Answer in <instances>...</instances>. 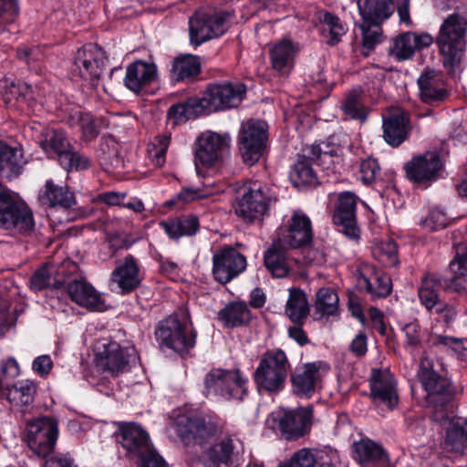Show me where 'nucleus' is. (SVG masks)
<instances>
[{"mask_svg": "<svg viewBox=\"0 0 467 467\" xmlns=\"http://www.w3.org/2000/svg\"><path fill=\"white\" fill-rule=\"evenodd\" d=\"M64 283V276L58 272L57 265L46 263L34 272L30 279V288L36 292L44 289H60Z\"/></svg>", "mask_w": 467, "mask_h": 467, "instance_id": "nucleus-34", "label": "nucleus"}, {"mask_svg": "<svg viewBox=\"0 0 467 467\" xmlns=\"http://www.w3.org/2000/svg\"><path fill=\"white\" fill-rule=\"evenodd\" d=\"M410 130L409 119L402 111L390 113L383 119V138L392 147H398L405 141Z\"/></svg>", "mask_w": 467, "mask_h": 467, "instance_id": "nucleus-32", "label": "nucleus"}, {"mask_svg": "<svg viewBox=\"0 0 467 467\" xmlns=\"http://www.w3.org/2000/svg\"><path fill=\"white\" fill-rule=\"evenodd\" d=\"M406 337L405 344L408 347L418 348L421 344L420 327L417 321L408 323L403 327Z\"/></svg>", "mask_w": 467, "mask_h": 467, "instance_id": "nucleus-61", "label": "nucleus"}, {"mask_svg": "<svg viewBox=\"0 0 467 467\" xmlns=\"http://www.w3.org/2000/svg\"><path fill=\"white\" fill-rule=\"evenodd\" d=\"M22 165L21 150L0 141V171L9 178L17 176Z\"/></svg>", "mask_w": 467, "mask_h": 467, "instance_id": "nucleus-45", "label": "nucleus"}, {"mask_svg": "<svg viewBox=\"0 0 467 467\" xmlns=\"http://www.w3.org/2000/svg\"><path fill=\"white\" fill-rule=\"evenodd\" d=\"M312 226L309 218L303 213L295 212L287 224L277 231L275 241L290 249L302 247L312 240Z\"/></svg>", "mask_w": 467, "mask_h": 467, "instance_id": "nucleus-19", "label": "nucleus"}, {"mask_svg": "<svg viewBox=\"0 0 467 467\" xmlns=\"http://www.w3.org/2000/svg\"><path fill=\"white\" fill-rule=\"evenodd\" d=\"M432 43L433 37L430 34L405 32L392 38L389 54L397 61H404L411 58L417 50L428 47Z\"/></svg>", "mask_w": 467, "mask_h": 467, "instance_id": "nucleus-24", "label": "nucleus"}, {"mask_svg": "<svg viewBox=\"0 0 467 467\" xmlns=\"http://www.w3.org/2000/svg\"><path fill=\"white\" fill-rule=\"evenodd\" d=\"M358 5L362 16V22L370 25H380L395 10V5L392 0H358Z\"/></svg>", "mask_w": 467, "mask_h": 467, "instance_id": "nucleus-33", "label": "nucleus"}, {"mask_svg": "<svg viewBox=\"0 0 467 467\" xmlns=\"http://www.w3.org/2000/svg\"><path fill=\"white\" fill-rule=\"evenodd\" d=\"M442 168L440 155L435 151H427L414 156L405 165L407 177L414 182L434 181Z\"/></svg>", "mask_w": 467, "mask_h": 467, "instance_id": "nucleus-22", "label": "nucleus"}, {"mask_svg": "<svg viewBox=\"0 0 467 467\" xmlns=\"http://www.w3.org/2000/svg\"><path fill=\"white\" fill-rule=\"evenodd\" d=\"M342 110L351 119L364 121L367 118L363 101V91L360 88L352 89L342 104Z\"/></svg>", "mask_w": 467, "mask_h": 467, "instance_id": "nucleus-50", "label": "nucleus"}, {"mask_svg": "<svg viewBox=\"0 0 467 467\" xmlns=\"http://www.w3.org/2000/svg\"><path fill=\"white\" fill-rule=\"evenodd\" d=\"M453 277L447 278L437 274H428L422 278L418 296L422 306L432 311L435 305L441 301L439 290L467 294V245L462 252H457L449 265Z\"/></svg>", "mask_w": 467, "mask_h": 467, "instance_id": "nucleus-1", "label": "nucleus"}, {"mask_svg": "<svg viewBox=\"0 0 467 467\" xmlns=\"http://www.w3.org/2000/svg\"><path fill=\"white\" fill-rule=\"evenodd\" d=\"M431 312L436 314L439 317L438 320L443 322L447 327H451L458 315L456 308L452 305L442 300L435 305Z\"/></svg>", "mask_w": 467, "mask_h": 467, "instance_id": "nucleus-59", "label": "nucleus"}, {"mask_svg": "<svg viewBox=\"0 0 467 467\" xmlns=\"http://www.w3.org/2000/svg\"><path fill=\"white\" fill-rule=\"evenodd\" d=\"M268 126L265 121L250 119L239 131V150L244 161L250 165L258 161L267 140Z\"/></svg>", "mask_w": 467, "mask_h": 467, "instance_id": "nucleus-11", "label": "nucleus"}, {"mask_svg": "<svg viewBox=\"0 0 467 467\" xmlns=\"http://www.w3.org/2000/svg\"><path fill=\"white\" fill-rule=\"evenodd\" d=\"M246 268V258L233 247H223L213 256V275L221 284H227Z\"/></svg>", "mask_w": 467, "mask_h": 467, "instance_id": "nucleus-21", "label": "nucleus"}, {"mask_svg": "<svg viewBox=\"0 0 467 467\" xmlns=\"http://www.w3.org/2000/svg\"><path fill=\"white\" fill-rule=\"evenodd\" d=\"M418 378L427 393L426 402L433 409V420H447L454 414V388L450 380L433 369V362L427 357L420 358Z\"/></svg>", "mask_w": 467, "mask_h": 467, "instance_id": "nucleus-2", "label": "nucleus"}, {"mask_svg": "<svg viewBox=\"0 0 467 467\" xmlns=\"http://www.w3.org/2000/svg\"><path fill=\"white\" fill-rule=\"evenodd\" d=\"M290 363L281 349L268 350L261 358L254 378L259 390L269 393L281 391L285 383Z\"/></svg>", "mask_w": 467, "mask_h": 467, "instance_id": "nucleus-6", "label": "nucleus"}, {"mask_svg": "<svg viewBox=\"0 0 467 467\" xmlns=\"http://www.w3.org/2000/svg\"><path fill=\"white\" fill-rule=\"evenodd\" d=\"M358 196L352 192L338 193L333 212V223L345 236L351 240H358L360 230L357 223Z\"/></svg>", "mask_w": 467, "mask_h": 467, "instance_id": "nucleus-18", "label": "nucleus"}, {"mask_svg": "<svg viewBox=\"0 0 467 467\" xmlns=\"http://www.w3.org/2000/svg\"><path fill=\"white\" fill-rule=\"evenodd\" d=\"M219 431L217 421L211 417H182L177 423V433L186 443L202 444Z\"/></svg>", "mask_w": 467, "mask_h": 467, "instance_id": "nucleus-20", "label": "nucleus"}, {"mask_svg": "<svg viewBox=\"0 0 467 467\" xmlns=\"http://www.w3.org/2000/svg\"><path fill=\"white\" fill-rule=\"evenodd\" d=\"M95 351L98 367L112 376L129 371L139 359L134 347L122 348L117 342H99Z\"/></svg>", "mask_w": 467, "mask_h": 467, "instance_id": "nucleus-9", "label": "nucleus"}, {"mask_svg": "<svg viewBox=\"0 0 467 467\" xmlns=\"http://www.w3.org/2000/svg\"><path fill=\"white\" fill-rule=\"evenodd\" d=\"M354 458L361 465L384 463L388 455L381 445L366 438L354 443Z\"/></svg>", "mask_w": 467, "mask_h": 467, "instance_id": "nucleus-37", "label": "nucleus"}, {"mask_svg": "<svg viewBox=\"0 0 467 467\" xmlns=\"http://www.w3.org/2000/svg\"><path fill=\"white\" fill-rule=\"evenodd\" d=\"M200 71L201 62L199 57L192 55H183L174 59L171 77L175 81H183L197 76Z\"/></svg>", "mask_w": 467, "mask_h": 467, "instance_id": "nucleus-46", "label": "nucleus"}, {"mask_svg": "<svg viewBox=\"0 0 467 467\" xmlns=\"http://www.w3.org/2000/svg\"><path fill=\"white\" fill-rule=\"evenodd\" d=\"M67 293L72 301L92 311H103L105 302L100 294L86 280H73L68 283Z\"/></svg>", "mask_w": 467, "mask_h": 467, "instance_id": "nucleus-29", "label": "nucleus"}, {"mask_svg": "<svg viewBox=\"0 0 467 467\" xmlns=\"http://www.w3.org/2000/svg\"><path fill=\"white\" fill-rule=\"evenodd\" d=\"M453 414L447 420H440L443 424L448 423L444 446L448 451L457 453H464L467 449V424L462 426L458 421L451 420Z\"/></svg>", "mask_w": 467, "mask_h": 467, "instance_id": "nucleus-41", "label": "nucleus"}, {"mask_svg": "<svg viewBox=\"0 0 467 467\" xmlns=\"http://www.w3.org/2000/svg\"><path fill=\"white\" fill-rule=\"evenodd\" d=\"M312 417L313 409L311 406L285 411L279 419V430L285 439L296 440L310 430Z\"/></svg>", "mask_w": 467, "mask_h": 467, "instance_id": "nucleus-27", "label": "nucleus"}, {"mask_svg": "<svg viewBox=\"0 0 467 467\" xmlns=\"http://www.w3.org/2000/svg\"><path fill=\"white\" fill-rule=\"evenodd\" d=\"M206 114L200 98H190L184 102H181L170 107L168 118L174 123L185 122L190 119Z\"/></svg>", "mask_w": 467, "mask_h": 467, "instance_id": "nucleus-44", "label": "nucleus"}, {"mask_svg": "<svg viewBox=\"0 0 467 467\" xmlns=\"http://www.w3.org/2000/svg\"><path fill=\"white\" fill-rule=\"evenodd\" d=\"M156 340L162 350L187 353L196 344L197 332L186 313L171 315L162 320L156 331Z\"/></svg>", "mask_w": 467, "mask_h": 467, "instance_id": "nucleus-4", "label": "nucleus"}, {"mask_svg": "<svg viewBox=\"0 0 467 467\" xmlns=\"http://www.w3.org/2000/svg\"><path fill=\"white\" fill-rule=\"evenodd\" d=\"M317 452L308 449H302L294 453L288 460L280 463L279 467H310L313 465Z\"/></svg>", "mask_w": 467, "mask_h": 467, "instance_id": "nucleus-58", "label": "nucleus"}, {"mask_svg": "<svg viewBox=\"0 0 467 467\" xmlns=\"http://www.w3.org/2000/svg\"><path fill=\"white\" fill-rule=\"evenodd\" d=\"M374 256L387 267H393L399 264L398 249L393 240L378 243L373 249Z\"/></svg>", "mask_w": 467, "mask_h": 467, "instance_id": "nucleus-52", "label": "nucleus"}, {"mask_svg": "<svg viewBox=\"0 0 467 467\" xmlns=\"http://www.w3.org/2000/svg\"><path fill=\"white\" fill-rule=\"evenodd\" d=\"M309 314V305L305 292L299 288L289 289L285 315L296 324H302Z\"/></svg>", "mask_w": 467, "mask_h": 467, "instance_id": "nucleus-40", "label": "nucleus"}, {"mask_svg": "<svg viewBox=\"0 0 467 467\" xmlns=\"http://www.w3.org/2000/svg\"><path fill=\"white\" fill-rule=\"evenodd\" d=\"M171 136L161 135L155 138V141L148 149L150 157L156 166H162L165 162V154L170 145Z\"/></svg>", "mask_w": 467, "mask_h": 467, "instance_id": "nucleus-56", "label": "nucleus"}, {"mask_svg": "<svg viewBox=\"0 0 467 467\" xmlns=\"http://www.w3.org/2000/svg\"><path fill=\"white\" fill-rule=\"evenodd\" d=\"M218 317L225 327H237L248 324L252 315L245 303L234 302L221 309Z\"/></svg>", "mask_w": 467, "mask_h": 467, "instance_id": "nucleus-42", "label": "nucleus"}, {"mask_svg": "<svg viewBox=\"0 0 467 467\" xmlns=\"http://www.w3.org/2000/svg\"><path fill=\"white\" fill-rule=\"evenodd\" d=\"M79 125L83 140L90 141L98 137L100 130L106 126V123L102 118H97L88 114L82 119V122Z\"/></svg>", "mask_w": 467, "mask_h": 467, "instance_id": "nucleus-55", "label": "nucleus"}, {"mask_svg": "<svg viewBox=\"0 0 467 467\" xmlns=\"http://www.w3.org/2000/svg\"><path fill=\"white\" fill-rule=\"evenodd\" d=\"M430 341L433 347H441L445 350H451L457 354L464 349L462 339L459 337L431 334Z\"/></svg>", "mask_w": 467, "mask_h": 467, "instance_id": "nucleus-57", "label": "nucleus"}, {"mask_svg": "<svg viewBox=\"0 0 467 467\" xmlns=\"http://www.w3.org/2000/svg\"><path fill=\"white\" fill-rule=\"evenodd\" d=\"M247 379L239 369L213 368L204 377L203 394L214 400H243L247 394Z\"/></svg>", "mask_w": 467, "mask_h": 467, "instance_id": "nucleus-5", "label": "nucleus"}, {"mask_svg": "<svg viewBox=\"0 0 467 467\" xmlns=\"http://www.w3.org/2000/svg\"><path fill=\"white\" fill-rule=\"evenodd\" d=\"M36 393V385L29 379L17 381L5 389L7 400L16 409L27 408L31 405Z\"/></svg>", "mask_w": 467, "mask_h": 467, "instance_id": "nucleus-39", "label": "nucleus"}, {"mask_svg": "<svg viewBox=\"0 0 467 467\" xmlns=\"http://www.w3.org/2000/svg\"><path fill=\"white\" fill-rule=\"evenodd\" d=\"M360 29L362 32L363 48L368 50V52H364V55L368 56V52L381 41L382 31L380 25H370L368 23L362 22Z\"/></svg>", "mask_w": 467, "mask_h": 467, "instance_id": "nucleus-54", "label": "nucleus"}, {"mask_svg": "<svg viewBox=\"0 0 467 467\" xmlns=\"http://www.w3.org/2000/svg\"><path fill=\"white\" fill-rule=\"evenodd\" d=\"M119 150V145L111 136L103 137L99 147L101 164L111 168L119 167L121 164Z\"/></svg>", "mask_w": 467, "mask_h": 467, "instance_id": "nucleus-49", "label": "nucleus"}, {"mask_svg": "<svg viewBox=\"0 0 467 467\" xmlns=\"http://www.w3.org/2000/svg\"><path fill=\"white\" fill-rule=\"evenodd\" d=\"M213 194V191L209 189L183 188L178 193V199L183 202H190L199 199H204Z\"/></svg>", "mask_w": 467, "mask_h": 467, "instance_id": "nucleus-63", "label": "nucleus"}, {"mask_svg": "<svg viewBox=\"0 0 467 467\" xmlns=\"http://www.w3.org/2000/svg\"><path fill=\"white\" fill-rule=\"evenodd\" d=\"M39 144L50 158H57L67 171L87 170L91 165L89 158L72 149L61 130L47 131Z\"/></svg>", "mask_w": 467, "mask_h": 467, "instance_id": "nucleus-8", "label": "nucleus"}, {"mask_svg": "<svg viewBox=\"0 0 467 467\" xmlns=\"http://www.w3.org/2000/svg\"><path fill=\"white\" fill-rule=\"evenodd\" d=\"M119 442L131 457L146 453L152 447L148 433L135 423L122 424L119 427Z\"/></svg>", "mask_w": 467, "mask_h": 467, "instance_id": "nucleus-30", "label": "nucleus"}, {"mask_svg": "<svg viewBox=\"0 0 467 467\" xmlns=\"http://www.w3.org/2000/svg\"><path fill=\"white\" fill-rule=\"evenodd\" d=\"M290 179L296 187L317 183L316 172L306 160L298 159L292 168Z\"/></svg>", "mask_w": 467, "mask_h": 467, "instance_id": "nucleus-51", "label": "nucleus"}, {"mask_svg": "<svg viewBox=\"0 0 467 467\" xmlns=\"http://www.w3.org/2000/svg\"><path fill=\"white\" fill-rule=\"evenodd\" d=\"M379 165L375 159L368 158L363 160L359 165L360 178L366 184H369L375 181L379 173Z\"/></svg>", "mask_w": 467, "mask_h": 467, "instance_id": "nucleus-60", "label": "nucleus"}, {"mask_svg": "<svg viewBox=\"0 0 467 467\" xmlns=\"http://www.w3.org/2000/svg\"><path fill=\"white\" fill-rule=\"evenodd\" d=\"M244 446L235 434L223 438L205 452L209 463L204 467H237L243 461Z\"/></svg>", "mask_w": 467, "mask_h": 467, "instance_id": "nucleus-17", "label": "nucleus"}, {"mask_svg": "<svg viewBox=\"0 0 467 467\" xmlns=\"http://www.w3.org/2000/svg\"><path fill=\"white\" fill-rule=\"evenodd\" d=\"M420 97L428 104H434L444 100L447 91L441 72L434 69H425L418 78Z\"/></svg>", "mask_w": 467, "mask_h": 467, "instance_id": "nucleus-28", "label": "nucleus"}, {"mask_svg": "<svg viewBox=\"0 0 467 467\" xmlns=\"http://www.w3.org/2000/svg\"><path fill=\"white\" fill-rule=\"evenodd\" d=\"M230 146L228 135H221L213 131L202 133L196 141L194 163L196 170L200 166L209 168L214 166L227 152Z\"/></svg>", "mask_w": 467, "mask_h": 467, "instance_id": "nucleus-15", "label": "nucleus"}, {"mask_svg": "<svg viewBox=\"0 0 467 467\" xmlns=\"http://www.w3.org/2000/svg\"><path fill=\"white\" fill-rule=\"evenodd\" d=\"M156 78L157 67L155 64L137 60L127 67L124 84L130 90L139 93Z\"/></svg>", "mask_w": 467, "mask_h": 467, "instance_id": "nucleus-31", "label": "nucleus"}, {"mask_svg": "<svg viewBox=\"0 0 467 467\" xmlns=\"http://www.w3.org/2000/svg\"><path fill=\"white\" fill-rule=\"evenodd\" d=\"M322 30L323 33L328 32L330 37L327 40V44L334 46L337 44L346 34L347 27L337 16L331 13H326L322 20Z\"/></svg>", "mask_w": 467, "mask_h": 467, "instance_id": "nucleus-53", "label": "nucleus"}, {"mask_svg": "<svg viewBox=\"0 0 467 467\" xmlns=\"http://www.w3.org/2000/svg\"><path fill=\"white\" fill-rule=\"evenodd\" d=\"M140 460V467H166L164 460L150 447L146 453L137 456Z\"/></svg>", "mask_w": 467, "mask_h": 467, "instance_id": "nucleus-64", "label": "nucleus"}, {"mask_svg": "<svg viewBox=\"0 0 467 467\" xmlns=\"http://www.w3.org/2000/svg\"><path fill=\"white\" fill-rule=\"evenodd\" d=\"M337 307L338 296L333 289L330 287H322L317 291L315 310L318 317L335 314Z\"/></svg>", "mask_w": 467, "mask_h": 467, "instance_id": "nucleus-48", "label": "nucleus"}, {"mask_svg": "<svg viewBox=\"0 0 467 467\" xmlns=\"http://www.w3.org/2000/svg\"><path fill=\"white\" fill-rule=\"evenodd\" d=\"M229 14H196L189 19L190 40L194 46L222 36L228 27Z\"/></svg>", "mask_w": 467, "mask_h": 467, "instance_id": "nucleus-16", "label": "nucleus"}, {"mask_svg": "<svg viewBox=\"0 0 467 467\" xmlns=\"http://www.w3.org/2000/svg\"><path fill=\"white\" fill-rule=\"evenodd\" d=\"M267 191L257 183L244 187L240 192L241 196L235 200L234 206L235 214L250 223L260 220L273 201Z\"/></svg>", "mask_w": 467, "mask_h": 467, "instance_id": "nucleus-12", "label": "nucleus"}, {"mask_svg": "<svg viewBox=\"0 0 467 467\" xmlns=\"http://www.w3.org/2000/svg\"><path fill=\"white\" fill-rule=\"evenodd\" d=\"M57 436V421L53 418H37L26 425L27 445L40 457H47L54 451Z\"/></svg>", "mask_w": 467, "mask_h": 467, "instance_id": "nucleus-10", "label": "nucleus"}, {"mask_svg": "<svg viewBox=\"0 0 467 467\" xmlns=\"http://www.w3.org/2000/svg\"><path fill=\"white\" fill-rule=\"evenodd\" d=\"M369 387L375 403L383 404L389 409L398 404L396 380L389 369H372Z\"/></svg>", "mask_w": 467, "mask_h": 467, "instance_id": "nucleus-23", "label": "nucleus"}, {"mask_svg": "<svg viewBox=\"0 0 467 467\" xmlns=\"http://www.w3.org/2000/svg\"><path fill=\"white\" fill-rule=\"evenodd\" d=\"M161 226L171 238L179 239L182 236L195 234L199 222L194 216H182L163 221L161 223Z\"/></svg>", "mask_w": 467, "mask_h": 467, "instance_id": "nucleus-43", "label": "nucleus"}, {"mask_svg": "<svg viewBox=\"0 0 467 467\" xmlns=\"http://www.w3.org/2000/svg\"><path fill=\"white\" fill-rule=\"evenodd\" d=\"M105 60L106 56L100 47L93 43L87 44L78 49L72 72L97 86L104 71Z\"/></svg>", "mask_w": 467, "mask_h": 467, "instance_id": "nucleus-14", "label": "nucleus"}, {"mask_svg": "<svg viewBox=\"0 0 467 467\" xmlns=\"http://www.w3.org/2000/svg\"><path fill=\"white\" fill-rule=\"evenodd\" d=\"M288 249L275 240L272 246L265 254V265L275 277H285L290 272L291 260L285 254V251Z\"/></svg>", "mask_w": 467, "mask_h": 467, "instance_id": "nucleus-36", "label": "nucleus"}, {"mask_svg": "<svg viewBox=\"0 0 467 467\" xmlns=\"http://www.w3.org/2000/svg\"><path fill=\"white\" fill-rule=\"evenodd\" d=\"M110 281L123 295L130 294L139 287L142 275L137 259L130 254L125 256L112 271Z\"/></svg>", "mask_w": 467, "mask_h": 467, "instance_id": "nucleus-26", "label": "nucleus"}, {"mask_svg": "<svg viewBox=\"0 0 467 467\" xmlns=\"http://www.w3.org/2000/svg\"><path fill=\"white\" fill-rule=\"evenodd\" d=\"M467 19L452 14L441 26L436 38L444 67L453 70L458 67L466 48Z\"/></svg>", "mask_w": 467, "mask_h": 467, "instance_id": "nucleus-3", "label": "nucleus"}, {"mask_svg": "<svg viewBox=\"0 0 467 467\" xmlns=\"http://www.w3.org/2000/svg\"><path fill=\"white\" fill-rule=\"evenodd\" d=\"M246 88L240 83L212 84L201 99L206 114L237 107L244 99Z\"/></svg>", "mask_w": 467, "mask_h": 467, "instance_id": "nucleus-13", "label": "nucleus"}, {"mask_svg": "<svg viewBox=\"0 0 467 467\" xmlns=\"http://www.w3.org/2000/svg\"><path fill=\"white\" fill-rule=\"evenodd\" d=\"M45 187V195L42 198H46L50 206L67 209L75 204V196L67 186L55 185L51 181H47Z\"/></svg>", "mask_w": 467, "mask_h": 467, "instance_id": "nucleus-47", "label": "nucleus"}, {"mask_svg": "<svg viewBox=\"0 0 467 467\" xmlns=\"http://www.w3.org/2000/svg\"><path fill=\"white\" fill-rule=\"evenodd\" d=\"M0 227L13 234L28 235L35 229L32 211L0 185Z\"/></svg>", "mask_w": 467, "mask_h": 467, "instance_id": "nucleus-7", "label": "nucleus"}, {"mask_svg": "<svg viewBox=\"0 0 467 467\" xmlns=\"http://www.w3.org/2000/svg\"><path fill=\"white\" fill-rule=\"evenodd\" d=\"M18 14L16 0H0V26L12 23Z\"/></svg>", "mask_w": 467, "mask_h": 467, "instance_id": "nucleus-62", "label": "nucleus"}, {"mask_svg": "<svg viewBox=\"0 0 467 467\" xmlns=\"http://www.w3.org/2000/svg\"><path fill=\"white\" fill-rule=\"evenodd\" d=\"M296 47L290 40L283 39L270 49L272 67L282 75L289 73L293 67Z\"/></svg>", "mask_w": 467, "mask_h": 467, "instance_id": "nucleus-38", "label": "nucleus"}, {"mask_svg": "<svg viewBox=\"0 0 467 467\" xmlns=\"http://www.w3.org/2000/svg\"><path fill=\"white\" fill-rule=\"evenodd\" d=\"M359 279L360 285H364L367 292L374 298L385 297L391 292V279L380 270L368 267Z\"/></svg>", "mask_w": 467, "mask_h": 467, "instance_id": "nucleus-35", "label": "nucleus"}, {"mask_svg": "<svg viewBox=\"0 0 467 467\" xmlns=\"http://www.w3.org/2000/svg\"><path fill=\"white\" fill-rule=\"evenodd\" d=\"M322 361L309 362L297 368L291 376L293 391L296 395L310 398L321 383Z\"/></svg>", "mask_w": 467, "mask_h": 467, "instance_id": "nucleus-25", "label": "nucleus"}]
</instances>
